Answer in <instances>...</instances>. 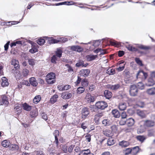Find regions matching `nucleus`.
<instances>
[{"mask_svg":"<svg viewBox=\"0 0 155 155\" xmlns=\"http://www.w3.org/2000/svg\"><path fill=\"white\" fill-rule=\"evenodd\" d=\"M59 132L58 130H55L53 133L55 137V140L54 143H55L56 144V147L55 148V149L54 150L50 148L48 152V153L50 155H53V154L55 153L56 151L57 150L58 148V144L59 142L58 137L59 136Z\"/></svg>","mask_w":155,"mask_h":155,"instance_id":"nucleus-1","label":"nucleus"},{"mask_svg":"<svg viewBox=\"0 0 155 155\" xmlns=\"http://www.w3.org/2000/svg\"><path fill=\"white\" fill-rule=\"evenodd\" d=\"M55 74L53 73L48 74L46 77V80L48 84H52L55 82Z\"/></svg>","mask_w":155,"mask_h":155,"instance_id":"nucleus-2","label":"nucleus"},{"mask_svg":"<svg viewBox=\"0 0 155 155\" xmlns=\"http://www.w3.org/2000/svg\"><path fill=\"white\" fill-rule=\"evenodd\" d=\"M95 106L99 109L104 110L107 107V104L105 102L100 101L96 102Z\"/></svg>","mask_w":155,"mask_h":155,"instance_id":"nucleus-3","label":"nucleus"},{"mask_svg":"<svg viewBox=\"0 0 155 155\" xmlns=\"http://www.w3.org/2000/svg\"><path fill=\"white\" fill-rule=\"evenodd\" d=\"M138 93V89L136 85L133 84L130 86V95L135 96L137 95Z\"/></svg>","mask_w":155,"mask_h":155,"instance_id":"nucleus-4","label":"nucleus"},{"mask_svg":"<svg viewBox=\"0 0 155 155\" xmlns=\"http://www.w3.org/2000/svg\"><path fill=\"white\" fill-rule=\"evenodd\" d=\"M89 114L88 108L85 107L83 108L81 111L82 118L85 119L88 116Z\"/></svg>","mask_w":155,"mask_h":155,"instance_id":"nucleus-5","label":"nucleus"},{"mask_svg":"<svg viewBox=\"0 0 155 155\" xmlns=\"http://www.w3.org/2000/svg\"><path fill=\"white\" fill-rule=\"evenodd\" d=\"M90 72V71L89 69H82L80 72V74L81 76L86 77L88 76Z\"/></svg>","mask_w":155,"mask_h":155,"instance_id":"nucleus-6","label":"nucleus"},{"mask_svg":"<svg viewBox=\"0 0 155 155\" xmlns=\"http://www.w3.org/2000/svg\"><path fill=\"white\" fill-rule=\"evenodd\" d=\"M85 98L88 103L94 102L95 100L94 97L91 96L90 93L86 94Z\"/></svg>","mask_w":155,"mask_h":155,"instance_id":"nucleus-7","label":"nucleus"},{"mask_svg":"<svg viewBox=\"0 0 155 155\" xmlns=\"http://www.w3.org/2000/svg\"><path fill=\"white\" fill-rule=\"evenodd\" d=\"M61 97L65 99H68L71 98L72 96V94L67 92L62 93L61 94Z\"/></svg>","mask_w":155,"mask_h":155,"instance_id":"nucleus-8","label":"nucleus"},{"mask_svg":"<svg viewBox=\"0 0 155 155\" xmlns=\"http://www.w3.org/2000/svg\"><path fill=\"white\" fill-rule=\"evenodd\" d=\"M71 49L73 51H77L78 52H81L83 50V49L79 46H69Z\"/></svg>","mask_w":155,"mask_h":155,"instance_id":"nucleus-9","label":"nucleus"},{"mask_svg":"<svg viewBox=\"0 0 155 155\" xmlns=\"http://www.w3.org/2000/svg\"><path fill=\"white\" fill-rule=\"evenodd\" d=\"M107 87L108 88L112 90H117L119 89L121 87L120 84H117L114 85L108 84Z\"/></svg>","mask_w":155,"mask_h":155,"instance_id":"nucleus-10","label":"nucleus"},{"mask_svg":"<svg viewBox=\"0 0 155 155\" xmlns=\"http://www.w3.org/2000/svg\"><path fill=\"white\" fill-rule=\"evenodd\" d=\"M11 64L13 65L14 67L17 69L19 68V62L15 59H12L11 61Z\"/></svg>","mask_w":155,"mask_h":155,"instance_id":"nucleus-11","label":"nucleus"},{"mask_svg":"<svg viewBox=\"0 0 155 155\" xmlns=\"http://www.w3.org/2000/svg\"><path fill=\"white\" fill-rule=\"evenodd\" d=\"M147 73L144 72L143 71H140L137 73V78H141L142 76H143L145 78H146L147 77Z\"/></svg>","mask_w":155,"mask_h":155,"instance_id":"nucleus-12","label":"nucleus"},{"mask_svg":"<svg viewBox=\"0 0 155 155\" xmlns=\"http://www.w3.org/2000/svg\"><path fill=\"white\" fill-rule=\"evenodd\" d=\"M30 84L33 86H36L38 84V82L34 77H31L29 79Z\"/></svg>","mask_w":155,"mask_h":155,"instance_id":"nucleus-13","label":"nucleus"},{"mask_svg":"<svg viewBox=\"0 0 155 155\" xmlns=\"http://www.w3.org/2000/svg\"><path fill=\"white\" fill-rule=\"evenodd\" d=\"M9 84L8 80L5 77H3L2 78V82L1 83V85L3 87H7Z\"/></svg>","mask_w":155,"mask_h":155,"instance_id":"nucleus-14","label":"nucleus"},{"mask_svg":"<svg viewBox=\"0 0 155 155\" xmlns=\"http://www.w3.org/2000/svg\"><path fill=\"white\" fill-rule=\"evenodd\" d=\"M2 101L0 99V105H2L4 104H7L8 103V102L7 101L6 97L5 95H3L2 97Z\"/></svg>","mask_w":155,"mask_h":155,"instance_id":"nucleus-15","label":"nucleus"},{"mask_svg":"<svg viewBox=\"0 0 155 155\" xmlns=\"http://www.w3.org/2000/svg\"><path fill=\"white\" fill-rule=\"evenodd\" d=\"M104 95L106 98L109 99L112 97V93L110 91L106 90L104 92Z\"/></svg>","mask_w":155,"mask_h":155,"instance_id":"nucleus-16","label":"nucleus"},{"mask_svg":"<svg viewBox=\"0 0 155 155\" xmlns=\"http://www.w3.org/2000/svg\"><path fill=\"white\" fill-rule=\"evenodd\" d=\"M90 152L89 149L82 150L80 151L78 155H88Z\"/></svg>","mask_w":155,"mask_h":155,"instance_id":"nucleus-17","label":"nucleus"},{"mask_svg":"<svg viewBox=\"0 0 155 155\" xmlns=\"http://www.w3.org/2000/svg\"><path fill=\"white\" fill-rule=\"evenodd\" d=\"M97 57V55H94L92 54H90L86 56V57L88 61H91L94 60Z\"/></svg>","mask_w":155,"mask_h":155,"instance_id":"nucleus-18","label":"nucleus"},{"mask_svg":"<svg viewBox=\"0 0 155 155\" xmlns=\"http://www.w3.org/2000/svg\"><path fill=\"white\" fill-rule=\"evenodd\" d=\"M126 122L128 126H132L134 123V120L132 118H130L127 120Z\"/></svg>","mask_w":155,"mask_h":155,"instance_id":"nucleus-19","label":"nucleus"},{"mask_svg":"<svg viewBox=\"0 0 155 155\" xmlns=\"http://www.w3.org/2000/svg\"><path fill=\"white\" fill-rule=\"evenodd\" d=\"M144 125L147 127H152L154 125V122L150 120H147L145 121Z\"/></svg>","mask_w":155,"mask_h":155,"instance_id":"nucleus-20","label":"nucleus"},{"mask_svg":"<svg viewBox=\"0 0 155 155\" xmlns=\"http://www.w3.org/2000/svg\"><path fill=\"white\" fill-rule=\"evenodd\" d=\"M129 142L125 141H122L119 143V145L122 147H126L129 145Z\"/></svg>","mask_w":155,"mask_h":155,"instance_id":"nucleus-21","label":"nucleus"},{"mask_svg":"<svg viewBox=\"0 0 155 155\" xmlns=\"http://www.w3.org/2000/svg\"><path fill=\"white\" fill-rule=\"evenodd\" d=\"M19 147L18 145L16 144H12L10 147V150L12 151H15L17 152L18 151Z\"/></svg>","mask_w":155,"mask_h":155,"instance_id":"nucleus-22","label":"nucleus"},{"mask_svg":"<svg viewBox=\"0 0 155 155\" xmlns=\"http://www.w3.org/2000/svg\"><path fill=\"white\" fill-rule=\"evenodd\" d=\"M112 114L114 116L115 118H118L120 116V114L119 111L116 109L113 110L112 111Z\"/></svg>","mask_w":155,"mask_h":155,"instance_id":"nucleus-23","label":"nucleus"},{"mask_svg":"<svg viewBox=\"0 0 155 155\" xmlns=\"http://www.w3.org/2000/svg\"><path fill=\"white\" fill-rule=\"evenodd\" d=\"M38 110L36 109H35L30 112V115L31 117H35L38 115Z\"/></svg>","mask_w":155,"mask_h":155,"instance_id":"nucleus-24","label":"nucleus"},{"mask_svg":"<svg viewBox=\"0 0 155 155\" xmlns=\"http://www.w3.org/2000/svg\"><path fill=\"white\" fill-rule=\"evenodd\" d=\"M127 107L126 104L125 103H121L119 105V108L121 110H124L126 109Z\"/></svg>","mask_w":155,"mask_h":155,"instance_id":"nucleus-25","label":"nucleus"},{"mask_svg":"<svg viewBox=\"0 0 155 155\" xmlns=\"http://www.w3.org/2000/svg\"><path fill=\"white\" fill-rule=\"evenodd\" d=\"M58 96L57 94H54L50 99V102L51 104H54L56 102Z\"/></svg>","mask_w":155,"mask_h":155,"instance_id":"nucleus-26","label":"nucleus"},{"mask_svg":"<svg viewBox=\"0 0 155 155\" xmlns=\"http://www.w3.org/2000/svg\"><path fill=\"white\" fill-rule=\"evenodd\" d=\"M147 93L150 95H153L155 94V87H152L148 89L147 91Z\"/></svg>","mask_w":155,"mask_h":155,"instance_id":"nucleus-27","label":"nucleus"},{"mask_svg":"<svg viewBox=\"0 0 155 155\" xmlns=\"http://www.w3.org/2000/svg\"><path fill=\"white\" fill-rule=\"evenodd\" d=\"M115 143V140L112 138H109L107 141V144L108 146H111Z\"/></svg>","mask_w":155,"mask_h":155,"instance_id":"nucleus-28","label":"nucleus"},{"mask_svg":"<svg viewBox=\"0 0 155 155\" xmlns=\"http://www.w3.org/2000/svg\"><path fill=\"white\" fill-rule=\"evenodd\" d=\"M103 115V114L102 112L97 113L94 116V119L95 120L98 121L99 120V118L102 117Z\"/></svg>","mask_w":155,"mask_h":155,"instance_id":"nucleus-29","label":"nucleus"},{"mask_svg":"<svg viewBox=\"0 0 155 155\" xmlns=\"http://www.w3.org/2000/svg\"><path fill=\"white\" fill-rule=\"evenodd\" d=\"M23 107L24 109L27 111H29L31 109V106L28 105L26 103L23 104Z\"/></svg>","mask_w":155,"mask_h":155,"instance_id":"nucleus-30","label":"nucleus"},{"mask_svg":"<svg viewBox=\"0 0 155 155\" xmlns=\"http://www.w3.org/2000/svg\"><path fill=\"white\" fill-rule=\"evenodd\" d=\"M41 100V97L40 95L36 96L33 99L34 103L35 104H37Z\"/></svg>","mask_w":155,"mask_h":155,"instance_id":"nucleus-31","label":"nucleus"},{"mask_svg":"<svg viewBox=\"0 0 155 155\" xmlns=\"http://www.w3.org/2000/svg\"><path fill=\"white\" fill-rule=\"evenodd\" d=\"M74 4L73 2H64L59 3L56 4V5H72Z\"/></svg>","mask_w":155,"mask_h":155,"instance_id":"nucleus-32","label":"nucleus"},{"mask_svg":"<svg viewBox=\"0 0 155 155\" xmlns=\"http://www.w3.org/2000/svg\"><path fill=\"white\" fill-rule=\"evenodd\" d=\"M126 47L130 51H137V49L136 48L130 45L126 46Z\"/></svg>","mask_w":155,"mask_h":155,"instance_id":"nucleus-33","label":"nucleus"},{"mask_svg":"<svg viewBox=\"0 0 155 155\" xmlns=\"http://www.w3.org/2000/svg\"><path fill=\"white\" fill-rule=\"evenodd\" d=\"M102 123L105 126H109L111 124V121L107 119L103 120Z\"/></svg>","mask_w":155,"mask_h":155,"instance_id":"nucleus-34","label":"nucleus"},{"mask_svg":"<svg viewBox=\"0 0 155 155\" xmlns=\"http://www.w3.org/2000/svg\"><path fill=\"white\" fill-rule=\"evenodd\" d=\"M137 138L139 141L143 142L146 139V137L144 136L139 135L137 137Z\"/></svg>","mask_w":155,"mask_h":155,"instance_id":"nucleus-35","label":"nucleus"},{"mask_svg":"<svg viewBox=\"0 0 155 155\" xmlns=\"http://www.w3.org/2000/svg\"><path fill=\"white\" fill-rule=\"evenodd\" d=\"M137 114L142 118H144L146 117L145 114L142 111L140 110H138L137 112Z\"/></svg>","mask_w":155,"mask_h":155,"instance_id":"nucleus-36","label":"nucleus"},{"mask_svg":"<svg viewBox=\"0 0 155 155\" xmlns=\"http://www.w3.org/2000/svg\"><path fill=\"white\" fill-rule=\"evenodd\" d=\"M137 89L140 90L143 89L144 88V85L141 82H139L137 85H136Z\"/></svg>","mask_w":155,"mask_h":155,"instance_id":"nucleus-37","label":"nucleus"},{"mask_svg":"<svg viewBox=\"0 0 155 155\" xmlns=\"http://www.w3.org/2000/svg\"><path fill=\"white\" fill-rule=\"evenodd\" d=\"M85 91V88L83 87H79L77 90V93L78 94H81L83 93Z\"/></svg>","mask_w":155,"mask_h":155,"instance_id":"nucleus-38","label":"nucleus"},{"mask_svg":"<svg viewBox=\"0 0 155 155\" xmlns=\"http://www.w3.org/2000/svg\"><path fill=\"white\" fill-rule=\"evenodd\" d=\"M2 145L5 147H7L10 145V142L9 141H7V140H5L3 141L2 143Z\"/></svg>","mask_w":155,"mask_h":155,"instance_id":"nucleus-39","label":"nucleus"},{"mask_svg":"<svg viewBox=\"0 0 155 155\" xmlns=\"http://www.w3.org/2000/svg\"><path fill=\"white\" fill-rule=\"evenodd\" d=\"M62 50L59 48L57 49V50L56 52V56L60 58L61 56L62 53Z\"/></svg>","mask_w":155,"mask_h":155,"instance_id":"nucleus-40","label":"nucleus"},{"mask_svg":"<svg viewBox=\"0 0 155 155\" xmlns=\"http://www.w3.org/2000/svg\"><path fill=\"white\" fill-rule=\"evenodd\" d=\"M155 83L154 81L152 78H150L148 80L147 85L149 86H152Z\"/></svg>","mask_w":155,"mask_h":155,"instance_id":"nucleus-41","label":"nucleus"},{"mask_svg":"<svg viewBox=\"0 0 155 155\" xmlns=\"http://www.w3.org/2000/svg\"><path fill=\"white\" fill-rule=\"evenodd\" d=\"M104 135L107 137H110L111 134V131L108 130H105L103 131Z\"/></svg>","mask_w":155,"mask_h":155,"instance_id":"nucleus-42","label":"nucleus"},{"mask_svg":"<svg viewBox=\"0 0 155 155\" xmlns=\"http://www.w3.org/2000/svg\"><path fill=\"white\" fill-rule=\"evenodd\" d=\"M115 73V71L114 69H108L107 70V73L109 75H113Z\"/></svg>","mask_w":155,"mask_h":155,"instance_id":"nucleus-43","label":"nucleus"},{"mask_svg":"<svg viewBox=\"0 0 155 155\" xmlns=\"http://www.w3.org/2000/svg\"><path fill=\"white\" fill-rule=\"evenodd\" d=\"M139 48L145 50H147L149 49L150 48V47L149 46H145L142 45H140L138 46Z\"/></svg>","mask_w":155,"mask_h":155,"instance_id":"nucleus-44","label":"nucleus"},{"mask_svg":"<svg viewBox=\"0 0 155 155\" xmlns=\"http://www.w3.org/2000/svg\"><path fill=\"white\" fill-rule=\"evenodd\" d=\"M132 150L130 148H128L123 151V153L125 155H127L131 152Z\"/></svg>","mask_w":155,"mask_h":155,"instance_id":"nucleus-45","label":"nucleus"},{"mask_svg":"<svg viewBox=\"0 0 155 155\" xmlns=\"http://www.w3.org/2000/svg\"><path fill=\"white\" fill-rule=\"evenodd\" d=\"M14 110L18 114H20L21 112V109L19 106L15 107L14 108Z\"/></svg>","mask_w":155,"mask_h":155,"instance_id":"nucleus-46","label":"nucleus"},{"mask_svg":"<svg viewBox=\"0 0 155 155\" xmlns=\"http://www.w3.org/2000/svg\"><path fill=\"white\" fill-rule=\"evenodd\" d=\"M110 43L113 45L119 46L121 45V44L122 43L121 42H117L116 41H110Z\"/></svg>","mask_w":155,"mask_h":155,"instance_id":"nucleus-47","label":"nucleus"},{"mask_svg":"<svg viewBox=\"0 0 155 155\" xmlns=\"http://www.w3.org/2000/svg\"><path fill=\"white\" fill-rule=\"evenodd\" d=\"M144 130L145 129L144 127L143 126H141L137 129V133L139 134L143 133L144 132Z\"/></svg>","mask_w":155,"mask_h":155,"instance_id":"nucleus-48","label":"nucleus"},{"mask_svg":"<svg viewBox=\"0 0 155 155\" xmlns=\"http://www.w3.org/2000/svg\"><path fill=\"white\" fill-rule=\"evenodd\" d=\"M147 135L149 137L153 136L154 135V131L153 130H148Z\"/></svg>","mask_w":155,"mask_h":155,"instance_id":"nucleus-49","label":"nucleus"},{"mask_svg":"<svg viewBox=\"0 0 155 155\" xmlns=\"http://www.w3.org/2000/svg\"><path fill=\"white\" fill-rule=\"evenodd\" d=\"M88 83L87 79H83L81 81V84L83 87L87 86L88 85Z\"/></svg>","mask_w":155,"mask_h":155,"instance_id":"nucleus-50","label":"nucleus"},{"mask_svg":"<svg viewBox=\"0 0 155 155\" xmlns=\"http://www.w3.org/2000/svg\"><path fill=\"white\" fill-rule=\"evenodd\" d=\"M45 40L43 39H40L37 40V43L40 45H42L45 43Z\"/></svg>","mask_w":155,"mask_h":155,"instance_id":"nucleus-51","label":"nucleus"},{"mask_svg":"<svg viewBox=\"0 0 155 155\" xmlns=\"http://www.w3.org/2000/svg\"><path fill=\"white\" fill-rule=\"evenodd\" d=\"M57 60V58L56 55H54L52 57L51 61L52 63H56V61Z\"/></svg>","mask_w":155,"mask_h":155,"instance_id":"nucleus-52","label":"nucleus"},{"mask_svg":"<svg viewBox=\"0 0 155 155\" xmlns=\"http://www.w3.org/2000/svg\"><path fill=\"white\" fill-rule=\"evenodd\" d=\"M35 60L33 59H29L28 60V62L29 65L33 66L35 64Z\"/></svg>","mask_w":155,"mask_h":155,"instance_id":"nucleus-53","label":"nucleus"},{"mask_svg":"<svg viewBox=\"0 0 155 155\" xmlns=\"http://www.w3.org/2000/svg\"><path fill=\"white\" fill-rule=\"evenodd\" d=\"M76 66L78 67H79L81 66H84V61H78V62L76 64Z\"/></svg>","mask_w":155,"mask_h":155,"instance_id":"nucleus-54","label":"nucleus"},{"mask_svg":"<svg viewBox=\"0 0 155 155\" xmlns=\"http://www.w3.org/2000/svg\"><path fill=\"white\" fill-rule=\"evenodd\" d=\"M137 105L141 108H143L145 106L144 103L143 102L140 101L137 103Z\"/></svg>","mask_w":155,"mask_h":155,"instance_id":"nucleus-55","label":"nucleus"},{"mask_svg":"<svg viewBox=\"0 0 155 155\" xmlns=\"http://www.w3.org/2000/svg\"><path fill=\"white\" fill-rule=\"evenodd\" d=\"M29 73V71L27 69H24L23 70V74L24 76H26L28 75Z\"/></svg>","mask_w":155,"mask_h":155,"instance_id":"nucleus-56","label":"nucleus"},{"mask_svg":"<svg viewBox=\"0 0 155 155\" xmlns=\"http://www.w3.org/2000/svg\"><path fill=\"white\" fill-rule=\"evenodd\" d=\"M3 64L0 63V76L3 75Z\"/></svg>","mask_w":155,"mask_h":155,"instance_id":"nucleus-57","label":"nucleus"},{"mask_svg":"<svg viewBox=\"0 0 155 155\" xmlns=\"http://www.w3.org/2000/svg\"><path fill=\"white\" fill-rule=\"evenodd\" d=\"M135 61L136 63L139 65L140 66H143V64L142 63V61L140 60L139 58H136L135 59Z\"/></svg>","mask_w":155,"mask_h":155,"instance_id":"nucleus-58","label":"nucleus"},{"mask_svg":"<svg viewBox=\"0 0 155 155\" xmlns=\"http://www.w3.org/2000/svg\"><path fill=\"white\" fill-rule=\"evenodd\" d=\"M99 51H101L102 54H104L105 53V51L103 50L102 51V50L101 48H98L94 51V52L96 53H97Z\"/></svg>","mask_w":155,"mask_h":155,"instance_id":"nucleus-59","label":"nucleus"},{"mask_svg":"<svg viewBox=\"0 0 155 155\" xmlns=\"http://www.w3.org/2000/svg\"><path fill=\"white\" fill-rule=\"evenodd\" d=\"M126 121L124 119L121 118L119 121V124L121 125H124L126 123Z\"/></svg>","mask_w":155,"mask_h":155,"instance_id":"nucleus-60","label":"nucleus"},{"mask_svg":"<svg viewBox=\"0 0 155 155\" xmlns=\"http://www.w3.org/2000/svg\"><path fill=\"white\" fill-rule=\"evenodd\" d=\"M50 41L51 43H57L59 42V41L55 39L52 38Z\"/></svg>","mask_w":155,"mask_h":155,"instance_id":"nucleus-61","label":"nucleus"},{"mask_svg":"<svg viewBox=\"0 0 155 155\" xmlns=\"http://www.w3.org/2000/svg\"><path fill=\"white\" fill-rule=\"evenodd\" d=\"M91 136L89 134H87L85 136V138L86 140L88 142H90L91 140Z\"/></svg>","mask_w":155,"mask_h":155,"instance_id":"nucleus-62","label":"nucleus"},{"mask_svg":"<svg viewBox=\"0 0 155 155\" xmlns=\"http://www.w3.org/2000/svg\"><path fill=\"white\" fill-rule=\"evenodd\" d=\"M121 118L124 119L126 118L127 116L126 113L125 112H122L121 114Z\"/></svg>","mask_w":155,"mask_h":155,"instance_id":"nucleus-63","label":"nucleus"},{"mask_svg":"<svg viewBox=\"0 0 155 155\" xmlns=\"http://www.w3.org/2000/svg\"><path fill=\"white\" fill-rule=\"evenodd\" d=\"M38 51V49L35 48H33L29 50V52L33 54Z\"/></svg>","mask_w":155,"mask_h":155,"instance_id":"nucleus-64","label":"nucleus"}]
</instances>
